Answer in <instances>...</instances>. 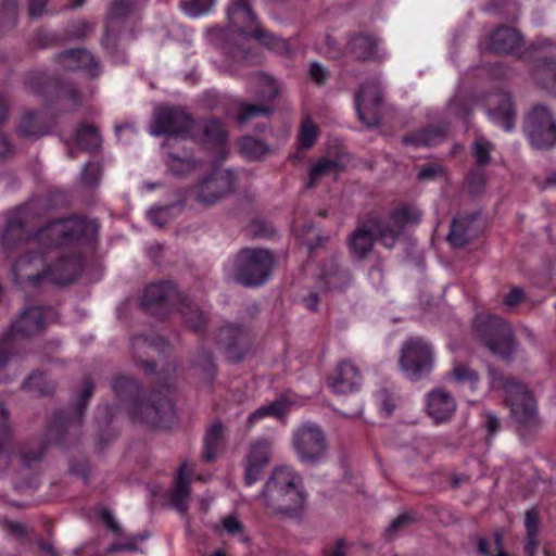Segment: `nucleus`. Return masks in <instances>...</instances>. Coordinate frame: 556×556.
<instances>
[{"label": "nucleus", "mask_w": 556, "mask_h": 556, "mask_svg": "<svg viewBox=\"0 0 556 556\" xmlns=\"http://www.w3.org/2000/svg\"><path fill=\"white\" fill-rule=\"evenodd\" d=\"M169 498L172 505L179 513L185 514L187 511L190 500V481L185 477V465H181L178 470L175 485L169 492Z\"/></svg>", "instance_id": "obj_38"}, {"label": "nucleus", "mask_w": 556, "mask_h": 556, "mask_svg": "<svg viewBox=\"0 0 556 556\" xmlns=\"http://www.w3.org/2000/svg\"><path fill=\"white\" fill-rule=\"evenodd\" d=\"M490 149L491 146L483 138L477 139L472 144V153L480 166H485L490 163Z\"/></svg>", "instance_id": "obj_60"}, {"label": "nucleus", "mask_w": 556, "mask_h": 556, "mask_svg": "<svg viewBox=\"0 0 556 556\" xmlns=\"http://www.w3.org/2000/svg\"><path fill=\"white\" fill-rule=\"evenodd\" d=\"M76 143L80 149L97 151L102 143L99 129L92 124H81L76 130Z\"/></svg>", "instance_id": "obj_42"}, {"label": "nucleus", "mask_w": 556, "mask_h": 556, "mask_svg": "<svg viewBox=\"0 0 556 556\" xmlns=\"http://www.w3.org/2000/svg\"><path fill=\"white\" fill-rule=\"evenodd\" d=\"M146 2L147 0H114L111 14L114 17L122 18L142 7Z\"/></svg>", "instance_id": "obj_57"}, {"label": "nucleus", "mask_w": 556, "mask_h": 556, "mask_svg": "<svg viewBox=\"0 0 556 556\" xmlns=\"http://www.w3.org/2000/svg\"><path fill=\"white\" fill-rule=\"evenodd\" d=\"M22 388L38 395H48L54 391L55 386L46 379V374L34 370L23 382Z\"/></svg>", "instance_id": "obj_47"}, {"label": "nucleus", "mask_w": 556, "mask_h": 556, "mask_svg": "<svg viewBox=\"0 0 556 556\" xmlns=\"http://www.w3.org/2000/svg\"><path fill=\"white\" fill-rule=\"evenodd\" d=\"M490 384L492 389L503 390L505 401L510 408L514 420L520 430L531 429L538 426L536 404L527 387L515 378H506L493 367H489Z\"/></svg>", "instance_id": "obj_3"}, {"label": "nucleus", "mask_w": 556, "mask_h": 556, "mask_svg": "<svg viewBox=\"0 0 556 556\" xmlns=\"http://www.w3.org/2000/svg\"><path fill=\"white\" fill-rule=\"evenodd\" d=\"M31 208L22 207L8 218L0 238L1 245L5 251H11L24 241L38 243Z\"/></svg>", "instance_id": "obj_15"}, {"label": "nucleus", "mask_w": 556, "mask_h": 556, "mask_svg": "<svg viewBox=\"0 0 556 556\" xmlns=\"http://www.w3.org/2000/svg\"><path fill=\"white\" fill-rule=\"evenodd\" d=\"M17 285L29 282L38 287L46 281V262L41 252H29L21 256L12 268Z\"/></svg>", "instance_id": "obj_18"}, {"label": "nucleus", "mask_w": 556, "mask_h": 556, "mask_svg": "<svg viewBox=\"0 0 556 556\" xmlns=\"http://www.w3.org/2000/svg\"><path fill=\"white\" fill-rule=\"evenodd\" d=\"M522 43V36L517 29L503 25L491 34L489 48L497 54H516Z\"/></svg>", "instance_id": "obj_28"}, {"label": "nucleus", "mask_w": 556, "mask_h": 556, "mask_svg": "<svg viewBox=\"0 0 556 556\" xmlns=\"http://www.w3.org/2000/svg\"><path fill=\"white\" fill-rule=\"evenodd\" d=\"M193 126L194 121L184 109L162 106L154 112L150 132L153 136H168L164 144L173 147L179 138L189 137Z\"/></svg>", "instance_id": "obj_8"}, {"label": "nucleus", "mask_w": 556, "mask_h": 556, "mask_svg": "<svg viewBox=\"0 0 556 556\" xmlns=\"http://www.w3.org/2000/svg\"><path fill=\"white\" fill-rule=\"evenodd\" d=\"M258 498L268 514L287 518L299 517L306 503L301 476L288 466L275 468Z\"/></svg>", "instance_id": "obj_2"}, {"label": "nucleus", "mask_w": 556, "mask_h": 556, "mask_svg": "<svg viewBox=\"0 0 556 556\" xmlns=\"http://www.w3.org/2000/svg\"><path fill=\"white\" fill-rule=\"evenodd\" d=\"M60 65L67 71H84L90 78H97L101 66L92 53L86 49H70L61 52L58 58Z\"/></svg>", "instance_id": "obj_22"}, {"label": "nucleus", "mask_w": 556, "mask_h": 556, "mask_svg": "<svg viewBox=\"0 0 556 556\" xmlns=\"http://www.w3.org/2000/svg\"><path fill=\"white\" fill-rule=\"evenodd\" d=\"M112 390L116 397L126 404L127 409L141 399L139 383L129 376H116L112 381Z\"/></svg>", "instance_id": "obj_35"}, {"label": "nucleus", "mask_w": 556, "mask_h": 556, "mask_svg": "<svg viewBox=\"0 0 556 556\" xmlns=\"http://www.w3.org/2000/svg\"><path fill=\"white\" fill-rule=\"evenodd\" d=\"M166 163L168 169L178 177L186 175L195 167V161L189 152H184L181 155L175 152H168Z\"/></svg>", "instance_id": "obj_46"}, {"label": "nucleus", "mask_w": 556, "mask_h": 556, "mask_svg": "<svg viewBox=\"0 0 556 556\" xmlns=\"http://www.w3.org/2000/svg\"><path fill=\"white\" fill-rule=\"evenodd\" d=\"M215 0H185L180 7L190 16L197 17L207 13L214 5Z\"/></svg>", "instance_id": "obj_56"}, {"label": "nucleus", "mask_w": 556, "mask_h": 556, "mask_svg": "<svg viewBox=\"0 0 556 556\" xmlns=\"http://www.w3.org/2000/svg\"><path fill=\"white\" fill-rule=\"evenodd\" d=\"M475 328L484 345L494 355L510 358L517 350L510 325L493 315H480L475 319Z\"/></svg>", "instance_id": "obj_6"}, {"label": "nucleus", "mask_w": 556, "mask_h": 556, "mask_svg": "<svg viewBox=\"0 0 556 556\" xmlns=\"http://www.w3.org/2000/svg\"><path fill=\"white\" fill-rule=\"evenodd\" d=\"M448 377L457 383H468L472 389H475L479 382L478 372L464 364L455 365L448 372Z\"/></svg>", "instance_id": "obj_51"}, {"label": "nucleus", "mask_w": 556, "mask_h": 556, "mask_svg": "<svg viewBox=\"0 0 556 556\" xmlns=\"http://www.w3.org/2000/svg\"><path fill=\"white\" fill-rule=\"evenodd\" d=\"M181 300L182 296L173 282L160 281L144 289L141 304L150 315L164 317L177 308Z\"/></svg>", "instance_id": "obj_12"}, {"label": "nucleus", "mask_w": 556, "mask_h": 556, "mask_svg": "<svg viewBox=\"0 0 556 556\" xmlns=\"http://www.w3.org/2000/svg\"><path fill=\"white\" fill-rule=\"evenodd\" d=\"M216 343L231 363L242 362L253 345L250 331L233 324H227L218 330Z\"/></svg>", "instance_id": "obj_13"}, {"label": "nucleus", "mask_w": 556, "mask_h": 556, "mask_svg": "<svg viewBox=\"0 0 556 556\" xmlns=\"http://www.w3.org/2000/svg\"><path fill=\"white\" fill-rule=\"evenodd\" d=\"M149 534H140L138 536H130L126 542L113 543L106 547L108 554L119 552H135L138 549L137 542L148 539Z\"/></svg>", "instance_id": "obj_61"}, {"label": "nucleus", "mask_w": 556, "mask_h": 556, "mask_svg": "<svg viewBox=\"0 0 556 556\" xmlns=\"http://www.w3.org/2000/svg\"><path fill=\"white\" fill-rule=\"evenodd\" d=\"M192 366L203 380L211 382L215 378L217 366L214 356L204 348L198 349L192 359Z\"/></svg>", "instance_id": "obj_40"}, {"label": "nucleus", "mask_w": 556, "mask_h": 556, "mask_svg": "<svg viewBox=\"0 0 556 556\" xmlns=\"http://www.w3.org/2000/svg\"><path fill=\"white\" fill-rule=\"evenodd\" d=\"M270 457V442L266 439H260L253 442L245 460L267 466Z\"/></svg>", "instance_id": "obj_50"}, {"label": "nucleus", "mask_w": 556, "mask_h": 556, "mask_svg": "<svg viewBox=\"0 0 556 556\" xmlns=\"http://www.w3.org/2000/svg\"><path fill=\"white\" fill-rule=\"evenodd\" d=\"M399 363L408 379L420 380L428 376L433 368V350L422 338L412 337L403 343Z\"/></svg>", "instance_id": "obj_10"}, {"label": "nucleus", "mask_w": 556, "mask_h": 556, "mask_svg": "<svg viewBox=\"0 0 556 556\" xmlns=\"http://www.w3.org/2000/svg\"><path fill=\"white\" fill-rule=\"evenodd\" d=\"M271 113V109L263 104H251L248 102H241L238 108L236 115L237 122L242 125L251 118L257 116H267Z\"/></svg>", "instance_id": "obj_49"}, {"label": "nucleus", "mask_w": 556, "mask_h": 556, "mask_svg": "<svg viewBox=\"0 0 556 556\" xmlns=\"http://www.w3.org/2000/svg\"><path fill=\"white\" fill-rule=\"evenodd\" d=\"M343 170V165L336 159H320L309 169L308 180L306 182L307 188L316 187L319 179L323 177L333 175L334 179Z\"/></svg>", "instance_id": "obj_39"}, {"label": "nucleus", "mask_w": 556, "mask_h": 556, "mask_svg": "<svg viewBox=\"0 0 556 556\" xmlns=\"http://www.w3.org/2000/svg\"><path fill=\"white\" fill-rule=\"evenodd\" d=\"M169 350L167 342L160 336H136L131 340V355L134 362L146 372H153L156 364L150 359V351L164 354Z\"/></svg>", "instance_id": "obj_19"}, {"label": "nucleus", "mask_w": 556, "mask_h": 556, "mask_svg": "<svg viewBox=\"0 0 556 556\" xmlns=\"http://www.w3.org/2000/svg\"><path fill=\"white\" fill-rule=\"evenodd\" d=\"M390 219L396 224L403 232L406 225H415L420 222L421 212L415 206L403 205L390 213Z\"/></svg>", "instance_id": "obj_48"}, {"label": "nucleus", "mask_w": 556, "mask_h": 556, "mask_svg": "<svg viewBox=\"0 0 556 556\" xmlns=\"http://www.w3.org/2000/svg\"><path fill=\"white\" fill-rule=\"evenodd\" d=\"M354 102L358 118L367 128L380 125L382 99L377 80L366 81L362 85L354 96Z\"/></svg>", "instance_id": "obj_16"}, {"label": "nucleus", "mask_w": 556, "mask_h": 556, "mask_svg": "<svg viewBox=\"0 0 556 556\" xmlns=\"http://www.w3.org/2000/svg\"><path fill=\"white\" fill-rule=\"evenodd\" d=\"M128 415L134 421L151 428H168L176 418L172 400L160 390H153L147 400L134 402Z\"/></svg>", "instance_id": "obj_7"}, {"label": "nucleus", "mask_w": 556, "mask_h": 556, "mask_svg": "<svg viewBox=\"0 0 556 556\" xmlns=\"http://www.w3.org/2000/svg\"><path fill=\"white\" fill-rule=\"evenodd\" d=\"M231 28L242 36H250L260 25L250 0H231L227 8Z\"/></svg>", "instance_id": "obj_20"}, {"label": "nucleus", "mask_w": 556, "mask_h": 556, "mask_svg": "<svg viewBox=\"0 0 556 556\" xmlns=\"http://www.w3.org/2000/svg\"><path fill=\"white\" fill-rule=\"evenodd\" d=\"M476 222L477 216L475 214L455 216L446 236L447 242L454 248H463L470 243L478 235Z\"/></svg>", "instance_id": "obj_27"}, {"label": "nucleus", "mask_w": 556, "mask_h": 556, "mask_svg": "<svg viewBox=\"0 0 556 556\" xmlns=\"http://www.w3.org/2000/svg\"><path fill=\"white\" fill-rule=\"evenodd\" d=\"M532 78L535 84L556 96V62L551 59H543L536 62L532 70Z\"/></svg>", "instance_id": "obj_34"}, {"label": "nucleus", "mask_w": 556, "mask_h": 556, "mask_svg": "<svg viewBox=\"0 0 556 556\" xmlns=\"http://www.w3.org/2000/svg\"><path fill=\"white\" fill-rule=\"evenodd\" d=\"M45 329L43 311L40 306H29L10 325L2 336L4 344H11L16 339H29L40 334Z\"/></svg>", "instance_id": "obj_17"}, {"label": "nucleus", "mask_w": 556, "mask_h": 556, "mask_svg": "<svg viewBox=\"0 0 556 556\" xmlns=\"http://www.w3.org/2000/svg\"><path fill=\"white\" fill-rule=\"evenodd\" d=\"M292 446L299 460L312 466L321 463L328 452L326 434L314 422H305L293 432Z\"/></svg>", "instance_id": "obj_11"}, {"label": "nucleus", "mask_w": 556, "mask_h": 556, "mask_svg": "<svg viewBox=\"0 0 556 556\" xmlns=\"http://www.w3.org/2000/svg\"><path fill=\"white\" fill-rule=\"evenodd\" d=\"M244 467V483L252 485L263 478L264 469L267 466L245 460Z\"/></svg>", "instance_id": "obj_62"}, {"label": "nucleus", "mask_w": 556, "mask_h": 556, "mask_svg": "<svg viewBox=\"0 0 556 556\" xmlns=\"http://www.w3.org/2000/svg\"><path fill=\"white\" fill-rule=\"evenodd\" d=\"M236 176L230 169H216L204 177L194 188L195 200L203 205H212L235 190Z\"/></svg>", "instance_id": "obj_14"}, {"label": "nucleus", "mask_w": 556, "mask_h": 556, "mask_svg": "<svg viewBox=\"0 0 556 556\" xmlns=\"http://www.w3.org/2000/svg\"><path fill=\"white\" fill-rule=\"evenodd\" d=\"M102 173L99 162H89L85 165L81 173V181L88 187H94L99 184Z\"/></svg>", "instance_id": "obj_59"}, {"label": "nucleus", "mask_w": 556, "mask_h": 556, "mask_svg": "<svg viewBox=\"0 0 556 556\" xmlns=\"http://www.w3.org/2000/svg\"><path fill=\"white\" fill-rule=\"evenodd\" d=\"M489 115L507 131L515 127V108L509 93L497 91L486 99Z\"/></svg>", "instance_id": "obj_24"}, {"label": "nucleus", "mask_w": 556, "mask_h": 556, "mask_svg": "<svg viewBox=\"0 0 556 556\" xmlns=\"http://www.w3.org/2000/svg\"><path fill=\"white\" fill-rule=\"evenodd\" d=\"M456 407L454 396L444 389H435L427 396V412L437 424L450 420Z\"/></svg>", "instance_id": "obj_26"}, {"label": "nucleus", "mask_w": 556, "mask_h": 556, "mask_svg": "<svg viewBox=\"0 0 556 556\" xmlns=\"http://www.w3.org/2000/svg\"><path fill=\"white\" fill-rule=\"evenodd\" d=\"M329 71L319 62H312L309 65V77L317 85L321 86L329 79Z\"/></svg>", "instance_id": "obj_64"}, {"label": "nucleus", "mask_w": 556, "mask_h": 556, "mask_svg": "<svg viewBox=\"0 0 556 556\" xmlns=\"http://www.w3.org/2000/svg\"><path fill=\"white\" fill-rule=\"evenodd\" d=\"M49 130V125L45 121L43 115L36 112L25 113L17 126L18 136L31 140L47 135Z\"/></svg>", "instance_id": "obj_33"}, {"label": "nucleus", "mask_w": 556, "mask_h": 556, "mask_svg": "<svg viewBox=\"0 0 556 556\" xmlns=\"http://www.w3.org/2000/svg\"><path fill=\"white\" fill-rule=\"evenodd\" d=\"M8 419V408L0 400V470L5 469L10 465L12 455V434Z\"/></svg>", "instance_id": "obj_37"}, {"label": "nucleus", "mask_w": 556, "mask_h": 556, "mask_svg": "<svg viewBox=\"0 0 556 556\" xmlns=\"http://www.w3.org/2000/svg\"><path fill=\"white\" fill-rule=\"evenodd\" d=\"M205 140L211 143H223L227 138L224 125L218 119H208L202 128Z\"/></svg>", "instance_id": "obj_52"}, {"label": "nucleus", "mask_w": 556, "mask_h": 556, "mask_svg": "<svg viewBox=\"0 0 556 556\" xmlns=\"http://www.w3.org/2000/svg\"><path fill=\"white\" fill-rule=\"evenodd\" d=\"M223 432L224 425L219 420H216L206 429L202 453V459L204 462L211 463L216 459L218 452L224 445Z\"/></svg>", "instance_id": "obj_36"}, {"label": "nucleus", "mask_w": 556, "mask_h": 556, "mask_svg": "<svg viewBox=\"0 0 556 556\" xmlns=\"http://www.w3.org/2000/svg\"><path fill=\"white\" fill-rule=\"evenodd\" d=\"M522 128L533 148L548 150L556 146V116L547 106L533 105Z\"/></svg>", "instance_id": "obj_9"}, {"label": "nucleus", "mask_w": 556, "mask_h": 556, "mask_svg": "<svg viewBox=\"0 0 556 556\" xmlns=\"http://www.w3.org/2000/svg\"><path fill=\"white\" fill-rule=\"evenodd\" d=\"M317 137V126L311 119L304 121L298 135L300 149L309 150L314 146Z\"/></svg>", "instance_id": "obj_55"}, {"label": "nucleus", "mask_w": 556, "mask_h": 556, "mask_svg": "<svg viewBox=\"0 0 556 556\" xmlns=\"http://www.w3.org/2000/svg\"><path fill=\"white\" fill-rule=\"evenodd\" d=\"M415 521V517L409 513L399 515L386 529L388 538H394L404 529L409 527Z\"/></svg>", "instance_id": "obj_58"}, {"label": "nucleus", "mask_w": 556, "mask_h": 556, "mask_svg": "<svg viewBox=\"0 0 556 556\" xmlns=\"http://www.w3.org/2000/svg\"><path fill=\"white\" fill-rule=\"evenodd\" d=\"M367 224L372 231L375 240L387 249H392L402 235L400 227L391 222L390 216L382 218L379 215H370Z\"/></svg>", "instance_id": "obj_31"}, {"label": "nucleus", "mask_w": 556, "mask_h": 556, "mask_svg": "<svg viewBox=\"0 0 556 556\" xmlns=\"http://www.w3.org/2000/svg\"><path fill=\"white\" fill-rule=\"evenodd\" d=\"M251 83L255 84V92L263 100H274L279 92L277 81L268 74L255 72L250 75Z\"/></svg>", "instance_id": "obj_43"}, {"label": "nucleus", "mask_w": 556, "mask_h": 556, "mask_svg": "<svg viewBox=\"0 0 556 556\" xmlns=\"http://www.w3.org/2000/svg\"><path fill=\"white\" fill-rule=\"evenodd\" d=\"M450 134L447 123L432 124L405 135L402 138L404 146L434 147L445 141Z\"/></svg>", "instance_id": "obj_25"}, {"label": "nucleus", "mask_w": 556, "mask_h": 556, "mask_svg": "<svg viewBox=\"0 0 556 556\" xmlns=\"http://www.w3.org/2000/svg\"><path fill=\"white\" fill-rule=\"evenodd\" d=\"M58 85V94L64 99L71 100L74 105L80 104V92L79 90L72 84H60Z\"/></svg>", "instance_id": "obj_63"}, {"label": "nucleus", "mask_w": 556, "mask_h": 556, "mask_svg": "<svg viewBox=\"0 0 556 556\" xmlns=\"http://www.w3.org/2000/svg\"><path fill=\"white\" fill-rule=\"evenodd\" d=\"M285 404L279 401H275L268 405L262 406L254 410L249 417H248V426L252 427L257 420L266 417V416H273V417H280L285 413Z\"/></svg>", "instance_id": "obj_53"}, {"label": "nucleus", "mask_w": 556, "mask_h": 556, "mask_svg": "<svg viewBox=\"0 0 556 556\" xmlns=\"http://www.w3.org/2000/svg\"><path fill=\"white\" fill-rule=\"evenodd\" d=\"M93 392L94 383L89 377H85L83 388L78 392L71 410L54 413L46 432V440L25 444L18 450V458L23 467L33 468L40 463L45 457L48 443L62 446L76 443L80 435L86 407Z\"/></svg>", "instance_id": "obj_1"}, {"label": "nucleus", "mask_w": 556, "mask_h": 556, "mask_svg": "<svg viewBox=\"0 0 556 556\" xmlns=\"http://www.w3.org/2000/svg\"><path fill=\"white\" fill-rule=\"evenodd\" d=\"M361 382L362 375L350 361L340 362L327 378L328 387L338 394H348L357 390Z\"/></svg>", "instance_id": "obj_21"}, {"label": "nucleus", "mask_w": 556, "mask_h": 556, "mask_svg": "<svg viewBox=\"0 0 556 556\" xmlns=\"http://www.w3.org/2000/svg\"><path fill=\"white\" fill-rule=\"evenodd\" d=\"M249 37H253L263 46L279 54L291 53V48L288 40L276 37L271 33L262 29L260 26Z\"/></svg>", "instance_id": "obj_44"}, {"label": "nucleus", "mask_w": 556, "mask_h": 556, "mask_svg": "<svg viewBox=\"0 0 556 556\" xmlns=\"http://www.w3.org/2000/svg\"><path fill=\"white\" fill-rule=\"evenodd\" d=\"M375 241V237L367 222L363 225H359L350 235L349 239V247L352 256L357 261H363L372 250Z\"/></svg>", "instance_id": "obj_32"}, {"label": "nucleus", "mask_w": 556, "mask_h": 556, "mask_svg": "<svg viewBox=\"0 0 556 556\" xmlns=\"http://www.w3.org/2000/svg\"><path fill=\"white\" fill-rule=\"evenodd\" d=\"M319 279L325 289L341 291L352 283L353 276L350 269L342 267L336 257H331L323 264Z\"/></svg>", "instance_id": "obj_30"}, {"label": "nucleus", "mask_w": 556, "mask_h": 556, "mask_svg": "<svg viewBox=\"0 0 556 556\" xmlns=\"http://www.w3.org/2000/svg\"><path fill=\"white\" fill-rule=\"evenodd\" d=\"M25 84L35 93H46L50 85H55L56 80H53L45 73L31 72L27 75Z\"/></svg>", "instance_id": "obj_54"}, {"label": "nucleus", "mask_w": 556, "mask_h": 556, "mask_svg": "<svg viewBox=\"0 0 556 556\" xmlns=\"http://www.w3.org/2000/svg\"><path fill=\"white\" fill-rule=\"evenodd\" d=\"M239 148L240 152L251 160H262L270 151L265 141L252 136L243 137L239 142Z\"/></svg>", "instance_id": "obj_45"}, {"label": "nucleus", "mask_w": 556, "mask_h": 556, "mask_svg": "<svg viewBox=\"0 0 556 556\" xmlns=\"http://www.w3.org/2000/svg\"><path fill=\"white\" fill-rule=\"evenodd\" d=\"M83 270V258L79 255L61 257L51 265H46V281L65 285L74 281Z\"/></svg>", "instance_id": "obj_23"}, {"label": "nucleus", "mask_w": 556, "mask_h": 556, "mask_svg": "<svg viewBox=\"0 0 556 556\" xmlns=\"http://www.w3.org/2000/svg\"><path fill=\"white\" fill-rule=\"evenodd\" d=\"M379 39L370 34L355 33L346 41V52L361 62L376 61L378 56Z\"/></svg>", "instance_id": "obj_29"}, {"label": "nucleus", "mask_w": 556, "mask_h": 556, "mask_svg": "<svg viewBox=\"0 0 556 556\" xmlns=\"http://www.w3.org/2000/svg\"><path fill=\"white\" fill-rule=\"evenodd\" d=\"M98 232L99 225L96 220L71 216L47 223L37 230L36 236L38 244L53 247L80 241L92 243L96 241Z\"/></svg>", "instance_id": "obj_4"}, {"label": "nucleus", "mask_w": 556, "mask_h": 556, "mask_svg": "<svg viewBox=\"0 0 556 556\" xmlns=\"http://www.w3.org/2000/svg\"><path fill=\"white\" fill-rule=\"evenodd\" d=\"M274 256L269 250L243 248L235 256L231 277L247 288L264 285L273 270Z\"/></svg>", "instance_id": "obj_5"}, {"label": "nucleus", "mask_w": 556, "mask_h": 556, "mask_svg": "<svg viewBox=\"0 0 556 556\" xmlns=\"http://www.w3.org/2000/svg\"><path fill=\"white\" fill-rule=\"evenodd\" d=\"M177 309L181 313L186 325L195 332H200L206 325V318L197 304L182 298Z\"/></svg>", "instance_id": "obj_41"}]
</instances>
